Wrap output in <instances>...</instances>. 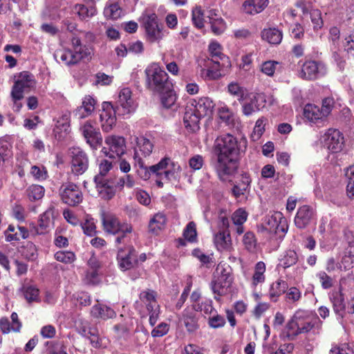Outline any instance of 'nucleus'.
<instances>
[{
    "label": "nucleus",
    "instance_id": "obj_29",
    "mask_svg": "<svg viewBox=\"0 0 354 354\" xmlns=\"http://www.w3.org/2000/svg\"><path fill=\"white\" fill-rule=\"evenodd\" d=\"M133 252L134 250L131 247L128 248L127 254H125L122 249L118 250V261L120 269L127 270L133 266L135 263Z\"/></svg>",
    "mask_w": 354,
    "mask_h": 354
},
{
    "label": "nucleus",
    "instance_id": "obj_7",
    "mask_svg": "<svg viewBox=\"0 0 354 354\" xmlns=\"http://www.w3.org/2000/svg\"><path fill=\"white\" fill-rule=\"evenodd\" d=\"M136 146L134 147L133 151V160L135 165H138L139 167L144 170V175L141 177L147 180L149 178V173L147 171V167L145 166L142 157L149 156L153 148V145L149 140L145 137H136L135 138Z\"/></svg>",
    "mask_w": 354,
    "mask_h": 354
},
{
    "label": "nucleus",
    "instance_id": "obj_55",
    "mask_svg": "<svg viewBox=\"0 0 354 354\" xmlns=\"http://www.w3.org/2000/svg\"><path fill=\"white\" fill-rule=\"evenodd\" d=\"M30 174L37 180H44L48 178V172L43 165H34L31 167Z\"/></svg>",
    "mask_w": 354,
    "mask_h": 354
},
{
    "label": "nucleus",
    "instance_id": "obj_26",
    "mask_svg": "<svg viewBox=\"0 0 354 354\" xmlns=\"http://www.w3.org/2000/svg\"><path fill=\"white\" fill-rule=\"evenodd\" d=\"M201 118L192 111L187 105L183 117V122L187 130L195 132L200 128L199 122Z\"/></svg>",
    "mask_w": 354,
    "mask_h": 354
},
{
    "label": "nucleus",
    "instance_id": "obj_9",
    "mask_svg": "<svg viewBox=\"0 0 354 354\" xmlns=\"http://www.w3.org/2000/svg\"><path fill=\"white\" fill-rule=\"evenodd\" d=\"M68 155L72 172L76 176L83 174L88 167L87 154L81 148L75 147L69 149Z\"/></svg>",
    "mask_w": 354,
    "mask_h": 354
},
{
    "label": "nucleus",
    "instance_id": "obj_8",
    "mask_svg": "<svg viewBox=\"0 0 354 354\" xmlns=\"http://www.w3.org/2000/svg\"><path fill=\"white\" fill-rule=\"evenodd\" d=\"M137 102L129 88L120 90L116 101V111L120 115L129 117L135 112Z\"/></svg>",
    "mask_w": 354,
    "mask_h": 354
},
{
    "label": "nucleus",
    "instance_id": "obj_16",
    "mask_svg": "<svg viewBox=\"0 0 354 354\" xmlns=\"http://www.w3.org/2000/svg\"><path fill=\"white\" fill-rule=\"evenodd\" d=\"M35 85L33 77L28 72H21L17 77L11 91L13 100H19L23 98V93L26 88Z\"/></svg>",
    "mask_w": 354,
    "mask_h": 354
},
{
    "label": "nucleus",
    "instance_id": "obj_1",
    "mask_svg": "<svg viewBox=\"0 0 354 354\" xmlns=\"http://www.w3.org/2000/svg\"><path fill=\"white\" fill-rule=\"evenodd\" d=\"M246 147L245 139L239 140L230 133L216 138L214 144V152L217 156L215 169L220 178L224 179L225 176L232 175L236 171L237 159Z\"/></svg>",
    "mask_w": 354,
    "mask_h": 354
},
{
    "label": "nucleus",
    "instance_id": "obj_49",
    "mask_svg": "<svg viewBox=\"0 0 354 354\" xmlns=\"http://www.w3.org/2000/svg\"><path fill=\"white\" fill-rule=\"evenodd\" d=\"M122 14V10L116 3H109L104 10V15L107 19H117Z\"/></svg>",
    "mask_w": 354,
    "mask_h": 354
},
{
    "label": "nucleus",
    "instance_id": "obj_61",
    "mask_svg": "<svg viewBox=\"0 0 354 354\" xmlns=\"http://www.w3.org/2000/svg\"><path fill=\"white\" fill-rule=\"evenodd\" d=\"M185 239L189 242H194L196 240L197 232L196 224L194 222H189L183 232Z\"/></svg>",
    "mask_w": 354,
    "mask_h": 354
},
{
    "label": "nucleus",
    "instance_id": "obj_3",
    "mask_svg": "<svg viewBox=\"0 0 354 354\" xmlns=\"http://www.w3.org/2000/svg\"><path fill=\"white\" fill-rule=\"evenodd\" d=\"M157 293L154 290L147 289L140 292L139 301L135 304L136 308L142 316L149 315V323L153 326L157 322L160 313V308L157 299Z\"/></svg>",
    "mask_w": 354,
    "mask_h": 354
},
{
    "label": "nucleus",
    "instance_id": "obj_10",
    "mask_svg": "<svg viewBox=\"0 0 354 354\" xmlns=\"http://www.w3.org/2000/svg\"><path fill=\"white\" fill-rule=\"evenodd\" d=\"M105 145L102 152L111 158L120 157L126 152V143L123 137L111 135L105 138Z\"/></svg>",
    "mask_w": 354,
    "mask_h": 354
},
{
    "label": "nucleus",
    "instance_id": "obj_19",
    "mask_svg": "<svg viewBox=\"0 0 354 354\" xmlns=\"http://www.w3.org/2000/svg\"><path fill=\"white\" fill-rule=\"evenodd\" d=\"M115 111L111 102H104L100 115L101 127L104 132L111 131L116 124Z\"/></svg>",
    "mask_w": 354,
    "mask_h": 354
},
{
    "label": "nucleus",
    "instance_id": "obj_56",
    "mask_svg": "<svg viewBox=\"0 0 354 354\" xmlns=\"http://www.w3.org/2000/svg\"><path fill=\"white\" fill-rule=\"evenodd\" d=\"M266 119L265 118H259L255 124L251 137L253 140H257L260 138L265 131V124Z\"/></svg>",
    "mask_w": 354,
    "mask_h": 354
},
{
    "label": "nucleus",
    "instance_id": "obj_36",
    "mask_svg": "<svg viewBox=\"0 0 354 354\" xmlns=\"http://www.w3.org/2000/svg\"><path fill=\"white\" fill-rule=\"evenodd\" d=\"M248 213L242 208L236 209L232 215V221L236 226V232L241 234L244 232L243 224L246 221Z\"/></svg>",
    "mask_w": 354,
    "mask_h": 354
},
{
    "label": "nucleus",
    "instance_id": "obj_23",
    "mask_svg": "<svg viewBox=\"0 0 354 354\" xmlns=\"http://www.w3.org/2000/svg\"><path fill=\"white\" fill-rule=\"evenodd\" d=\"M214 243L221 252H231L234 250L231 236L228 230H219L214 235Z\"/></svg>",
    "mask_w": 354,
    "mask_h": 354
},
{
    "label": "nucleus",
    "instance_id": "obj_40",
    "mask_svg": "<svg viewBox=\"0 0 354 354\" xmlns=\"http://www.w3.org/2000/svg\"><path fill=\"white\" fill-rule=\"evenodd\" d=\"M331 301L333 304V308L335 312L339 315L341 317H344V313L347 312V306L346 307L344 303V297L342 291L336 292L333 295Z\"/></svg>",
    "mask_w": 354,
    "mask_h": 354
},
{
    "label": "nucleus",
    "instance_id": "obj_17",
    "mask_svg": "<svg viewBox=\"0 0 354 354\" xmlns=\"http://www.w3.org/2000/svg\"><path fill=\"white\" fill-rule=\"evenodd\" d=\"M265 225L268 230L279 234L280 236H284L288 231L286 219L279 212H274L271 216H268L265 218Z\"/></svg>",
    "mask_w": 354,
    "mask_h": 354
},
{
    "label": "nucleus",
    "instance_id": "obj_28",
    "mask_svg": "<svg viewBox=\"0 0 354 354\" xmlns=\"http://www.w3.org/2000/svg\"><path fill=\"white\" fill-rule=\"evenodd\" d=\"M95 100L90 96H85L82 100V105L75 111V115L79 119H83L92 113L95 109Z\"/></svg>",
    "mask_w": 354,
    "mask_h": 354
},
{
    "label": "nucleus",
    "instance_id": "obj_20",
    "mask_svg": "<svg viewBox=\"0 0 354 354\" xmlns=\"http://www.w3.org/2000/svg\"><path fill=\"white\" fill-rule=\"evenodd\" d=\"M316 220V212L309 205H302L297 209L295 217V224L297 228L304 229Z\"/></svg>",
    "mask_w": 354,
    "mask_h": 354
},
{
    "label": "nucleus",
    "instance_id": "obj_12",
    "mask_svg": "<svg viewBox=\"0 0 354 354\" xmlns=\"http://www.w3.org/2000/svg\"><path fill=\"white\" fill-rule=\"evenodd\" d=\"M59 195L62 201L68 205L75 206L82 201V193L79 187L71 183L62 184L59 188Z\"/></svg>",
    "mask_w": 354,
    "mask_h": 354
},
{
    "label": "nucleus",
    "instance_id": "obj_63",
    "mask_svg": "<svg viewBox=\"0 0 354 354\" xmlns=\"http://www.w3.org/2000/svg\"><path fill=\"white\" fill-rule=\"evenodd\" d=\"M24 294L26 299L30 303L38 301L39 290L34 286H29L24 288Z\"/></svg>",
    "mask_w": 354,
    "mask_h": 354
},
{
    "label": "nucleus",
    "instance_id": "obj_47",
    "mask_svg": "<svg viewBox=\"0 0 354 354\" xmlns=\"http://www.w3.org/2000/svg\"><path fill=\"white\" fill-rule=\"evenodd\" d=\"M266 272V265L263 262L259 261L255 266L254 273L252 276V284L257 286L259 283H263L265 281L264 273Z\"/></svg>",
    "mask_w": 354,
    "mask_h": 354
},
{
    "label": "nucleus",
    "instance_id": "obj_35",
    "mask_svg": "<svg viewBox=\"0 0 354 354\" xmlns=\"http://www.w3.org/2000/svg\"><path fill=\"white\" fill-rule=\"evenodd\" d=\"M233 278L225 277V279L216 278L212 282V289L218 295H225L231 286Z\"/></svg>",
    "mask_w": 354,
    "mask_h": 354
},
{
    "label": "nucleus",
    "instance_id": "obj_41",
    "mask_svg": "<svg viewBox=\"0 0 354 354\" xmlns=\"http://www.w3.org/2000/svg\"><path fill=\"white\" fill-rule=\"evenodd\" d=\"M299 257L295 250H288L281 255L279 265L283 268H288L295 265Z\"/></svg>",
    "mask_w": 354,
    "mask_h": 354
},
{
    "label": "nucleus",
    "instance_id": "obj_6",
    "mask_svg": "<svg viewBox=\"0 0 354 354\" xmlns=\"http://www.w3.org/2000/svg\"><path fill=\"white\" fill-rule=\"evenodd\" d=\"M104 230L111 234H118L115 243H127L129 241V234L132 232V227L127 223H121L113 215H106L102 218Z\"/></svg>",
    "mask_w": 354,
    "mask_h": 354
},
{
    "label": "nucleus",
    "instance_id": "obj_42",
    "mask_svg": "<svg viewBox=\"0 0 354 354\" xmlns=\"http://www.w3.org/2000/svg\"><path fill=\"white\" fill-rule=\"evenodd\" d=\"M74 11L82 19L92 17L97 13V10L93 5L88 7L83 4H77L74 8Z\"/></svg>",
    "mask_w": 354,
    "mask_h": 354
},
{
    "label": "nucleus",
    "instance_id": "obj_34",
    "mask_svg": "<svg viewBox=\"0 0 354 354\" xmlns=\"http://www.w3.org/2000/svg\"><path fill=\"white\" fill-rule=\"evenodd\" d=\"M207 68L201 70V76L207 80H217L221 77L220 69L221 62L218 64H214L212 62L207 60L205 65Z\"/></svg>",
    "mask_w": 354,
    "mask_h": 354
},
{
    "label": "nucleus",
    "instance_id": "obj_50",
    "mask_svg": "<svg viewBox=\"0 0 354 354\" xmlns=\"http://www.w3.org/2000/svg\"><path fill=\"white\" fill-rule=\"evenodd\" d=\"M136 185V179L131 174H126L120 177L115 183V187L120 190H122L124 187L131 189Z\"/></svg>",
    "mask_w": 354,
    "mask_h": 354
},
{
    "label": "nucleus",
    "instance_id": "obj_45",
    "mask_svg": "<svg viewBox=\"0 0 354 354\" xmlns=\"http://www.w3.org/2000/svg\"><path fill=\"white\" fill-rule=\"evenodd\" d=\"M287 288V283L283 280H278L272 283L270 288L269 295L270 299L276 301V298L284 293Z\"/></svg>",
    "mask_w": 354,
    "mask_h": 354
},
{
    "label": "nucleus",
    "instance_id": "obj_32",
    "mask_svg": "<svg viewBox=\"0 0 354 354\" xmlns=\"http://www.w3.org/2000/svg\"><path fill=\"white\" fill-rule=\"evenodd\" d=\"M227 92L232 97L236 98L240 102L247 98L249 93L248 90L237 82H231L227 86Z\"/></svg>",
    "mask_w": 354,
    "mask_h": 354
},
{
    "label": "nucleus",
    "instance_id": "obj_11",
    "mask_svg": "<svg viewBox=\"0 0 354 354\" xmlns=\"http://www.w3.org/2000/svg\"><path fill=\"white\" fill-rule=\"evenodd\" d=\"M147 38L150 42L159 41L164 37L162 28L159 26L157 16L153 12H146L142 16Z\"/></svg>",
    "mask_w": 354,
    "mask_h": 354
},
{
    "label": "nucleus",
    "instance_id": "obj_22",
    "mask_svg": "<svg viewBox=\"0 0 354 354\" xmlns=\"http://www.w3.org/2000/svg\"><path fill=\"white\" fill-rule=\"evenodd\" d=\"M57 214L58 212L54 205L50 204L48 209L40 215L37 233L43 234L50 230L53 226V220Z\"/></svg>",
    "mask_w": 354,
    "mask_h": 354
},
{
    "label": "nucleus",
    "instance_id": "obj_51",
    "mask_svg": "<svg viewBox=\"0 0 354 354\" xmlns=\"http://www.w3.org/2000/svg\"><path fill=\"white\" fill-rule=\"evenodd\" d=\"M27 195L30 201H35L40 200L44 196V188L39 185H32L27 190Z\"/></svg>",
    "mask_w": 354,
    "mask_h": 354
},
{
    "label": "nucleus",
    "instance_id": "obj_60",
    "mask_svg": "<svg viewBox=\"0 0 354 354\" xmlns=\"http://www.w3.org/2000/svg\"><path fill=\"white\" fill-rule=\"evenodd\" d=\"M95 329L91 327V324L86 320H81L77 325V332L85 337H87L91 333H94Z\"/></svg>",
    "mask_w": 354,
    "mask_h": 354
},
{
    "label": "nucleus",
    "instance_id": "obj_25",
    "mask_svg": "<svg viewBox=\"0 0 354 354\" xmlns=\"http://www.w3.org/2000/svg\"><path fill=\"white\" fill-rule=\"evenodd\" d=\"M269 0H245L242 5L243 11L248 15L261 12L268 5Z\"/></svg>",
    "mask_w": 354,
    "mask_h": 354
},
{
    "label": "nucleus",
    "instance_id": "obj_5",
    "mask_svg": "<svg viewBox=\"0 0 354 354\" xmlns=\"http://www.w3.org/2000/svg\"><path fill=\"white\" fill-rule=\"evenodd\" d=\"M145 73L147 86L152 91L162 93L164 90L171 87V84L168 81V75L158 64H151L146 68Z\"/></svg>",
    "mask_w": 354,
    "mask_h": 354
},
{
    "label": "nucleus",
    "instance_id": "obj_15",
    "mask_svg": "<svg viewBox=\"0 0 354 354\" xmlns=\"http://www.w3.org/2000/svg\"><path fill=\"white\" fill-rule=\"evenodd\" d=\"M242 104V112L245 116H250L260 111L266 104L265 96L262 93L251 92Z\"/></svg>",
    "mask_w": 354,
    "mask_h": 354
},
{
    "label": "nucleus",
    "instance_id": "obj_24",
    "mask_svg": "<svg viewBox=\"0 0 354 354\" xmlns=\"http://www.w3.org/2000/svg\"><path fill=\"white\" fill-rule=\"evenodd\" d=\"M6 241L11 242L27 239L29 236L28 230L22 226H15L9 225L8 229L4 232Z\"/></svg>",
    "mask_w": 354,
    "mask_h": 354
},
{
    "label": "nucleus",
    "instance_id": "obj_21",
    "mask_svg": "<svg viewBox=\"0 0 354 354\" xmlns=\"http://www.w3.org/2000/svg\"><path fill=\"white\" fill-rule=\"evenodd\" d=\"M187 105L201 118L211 115L214 106L213 101L209 97L192 99Z\"/></svg>",
    "mask_w": 354,
    "mask_h": 354
},
{
    "label": "nucleus",
    "instance_id": "obj_54",
    "mask_svg": "<svg viewBox=\"0 0 354 354\" xmlns=\"http://www.w3.org/2000/svg\"><path fill=\"white\" fill-rule=\"evenodd\" d=\"M280 63L277 61H266L262 63L261 71L263 74L272 77L274 75L275 71L277 69Z\"/></svg>",
    "mask_w": 354,
    "mask_h": 354
},
{
    "label": "nucleus",
    "instance_id": "obj_31",
    "mask_svg": "<svg viewBox=\"0 0 354 354\" xmlns=\"http://www.w3.org/2000/svg\"><path fill=\"white\" fill-rule=\"evenodd\" d=\"M304 115L306 119L313 123H316L326 118L321 108L312 104H308L305 106Z\"/></svg>",
    "mask_w": 354,
    "mask_h": 354
},
{
    "label": "nucleus",
    "instance_id": "obj_59",
    "mask_svg": "<svg viewBox=\"0 0 354 354\" xmlns=\"http://www.w3.org/2000/svg\"><path fill=\"white\" fill-rule=\"evenodd\" d=\"M322 287L324 289H329L333 286V280L325 271L321 270L316 274Z\"/></svg>",
    "mask_w": 354,
    "mask_h": 354
},
{
    "label": "nucleus",
    "instance_id": "obj_46",
    "mask_svg": "<svg viewBox=\"0 0 354 354\" xmlns=\"http://www.w3.org/2000/svg\"><path fill=\"white\" fill-rule=\"evenodd\" d=\"M166 223V217L161 213H158L151 219L149 227V230L157 233L162 230Z\"/></svg>",
    "mask_w": 354,
    "mask_h": 354
},
{
    "label": "nucleus",
    "instance_id": "obj_27",
    "mask_svg": "<svg viewBox=\"0 0 354 354\" xmlns=\"http://www.w3.org/2000/svg\"><path fill=\"white\" fill-rule=\"evenodd\" d=\"M207 17L209 19L212 32L215 35H221L225 29L224 20L217 14L215 10L207 11Z\"/></svg>",
    "mask_w": 354,
    "mask_h": 354
},
{
    "label": "nucleus",
    "instance_id": "obj_48",
    "mask_svg": "<svg viewBox=\"0 0 354 354\" xmlns=\"http://www.w3.org/2000/svg\"><path fill=\"white\" fill-rule=\"evenodd\" d=\"M169 163V158L162 159L158 164L147 167V171L149 174L151 173L156 174L158 177H161V179L165 180V171Z\"/></svg>",
    "mask_w": 354,
    "mask_h": 354
},
{
    "label": "nucleus",
    "instance_id": "obj_62",
    "mask_svg": "<svg viewBox=\"0 0 354 354\" xmlns=\"http://www.w3.org/2000/svg\"><path fill=\"white\" fill-rule=\"evenodd\" d=\"M192 21L196 27L201 28L204 26V15L199 7H196L192 10Z\"/></svg>",
    "mask_w": 354,
    "mask_h": 354
},
{
    "label": "nucleus",
    "instance_id": "obj_52",
    "mask_svg": "<svg viewBox=\"0 0 354 354\" xmlns=\"http://www.w3.org/2000/svg\"><path fill=\"white\" fill-rule=\"evenodd\" d=\"M180 171V167L178 164L174 162L169 158V163L165 171V180H171L176 179Z\"/></svg>",
    "mask_w": 354,
    "mask_h": 354
},
{
    "label": "nucleus",
    "instance_id": "obj_13",
    "mask_svg": "<svg viewBox=\"0 0 354 354\" xmlns=\"http://www.w3.org/2000/svg\"><path fill=\"white\" fill-rule=\"evenodd\" d=\"M326 73V68L324 64L316 61L305 62L299 73V76L303 80H314Z\"/></svg>",
    "mask_w": 354,
    "mask_h": 354
},
{
    "label": "nucleus",
    "instance_id": "obj_64",
    "mask_svg": "<svg viewBox=\"0 0 354 354\" xmlns=\"http://www.w3.org/2000/svg\"><path fill=\"white\" fill-rule=\"evenodd\" d=\"M343 46L348 55L354 57V32L344 38Z\"/></svg>",
    "mask_w": 354,
    "mask_h": 354
},
{
    "label": "nucleus",
    "instance_id": "obj_38",
    "mask_svg": "<svg viewBox=\"0 0 354 354\" xmlns=\"http://www.w3.org/2000/svg\"><path fill=\"white\" fill-rule=\"evenodd\" d=\"M209 52L211 56L208 60L214 64H218L221 61L227 59L222 52L221 46L216 41H212L209 45Z\"/></svg>",
    "mask_w": 354,
    "mask_h": 354
},
{
    "label": "nucleus",
    "instance_id": "obj_58",
    "mask_svg": "<svg viewBox=\"0 0 354 354\" xmlns=\"http://www.w3.org/2000/svg\"><path fill=\"white\" fill-rule=\"evenodd\" d=\"M55 258L58 261L71 263L75 260V255L71 251H58L55 254Z\"/></svg>",
    "mask_w": 354,
    "mask_h": 354
},
{
    "label": "nucleus",
    "instance_id": "obj_2",
    "mask_svg": "<svg viewBox=\"0 0 354 354\" xmlns=\"http://www.w3.org/2000/svg\"><path fill=\"white\" fill-rule=\"evenodd\" d=\"M320 323L319 319L311 312L299 309L286 325V335L293 339L300 334L308 333L315 327H319Z\"/></svg>",
    "mask_w": 354,
    "mask_h": 354
},
{
    "label": "nucleus",
    "instance_id": "obj_39",
    "mask_svg": "<svg viewBox=\"0 0 354 354\" xmlns=\"http://www.w3.org/2000/svg\"><path fill=\"white\" fill-rule=\"evenodd\" d=\"M94 180L99 187V193L102 198L111 199L115 196V189H117L115 185L111 186L108 183H104L102 180H100L99 176H95Z\"/></svg>",
    "mask_w": 354,
    "mask_h": 354
},
{
    "label": "nucleus",
    "instance_id": "obj_37",
    "mask_svg": "<svg viewBox=\"0 0 354 354\" xmlns=\"http://www.w3.org/2000/svg\"><path fill=\"white\" fill-rule=\"evenodd\" d=\"M61 62L66 64H74L83 57L82 53H73L71 50H63L57 53Z\"/></svg>",
    "mask_w": 354,
    "mask_h": 354
},
{
    "label": "nucleus",
    "instance_id": "obj_44",
    "mask_svg": "<svg viewBox=\"0 0 354 354\" xmlns=\"http://www.w3.org/2000/svg\"><path fill=\"white\" fill-rule=\"evenodd\" d=\"M159 93L161 94L160 101L162 106L166 109H169L174 105L176 101V95L171 87L164 90L162 93Z\"/></svg>",
    "mask_w": 354,
    "mask_h": 354
},
{
    "label": "nucleus",
    "instance_id": "obj_14",
    "mask_svg": "<svg viewBox=\"0 0 354 354\" xmlns=\"http://www.w3.org/2000/svg\"><path fill=\"white\" fill-rule=\"evenodd\" d=\"M80 131L86 142L93 149H97L102 144V138L97 128L95 127V122L87 120L80 127Z\"/></svg>",
    "mask_w": 354,
    "mask_h": 354
},
{
    "label": "nucleus",
    "instance_id": "obj_4",
    "mask_svg": "<svg viewBox=\"0 0 354 354\" xmlns=\"http://www.w3.org/2000/svg\"><path fill=\"white\" fill-rule=\"evenodd\" d=\"M316 0H297L295 2V10H291L292 17L299 16L302 20L310 17L314 30H318L323 27L324 21L322 12L315 8Z\"/></svg>",
    "mask_w": 354,
    "mask_h": 354
},
{
    "label": "nucleus",
    "instance_id": "obj_53",
    "mask_svg": "<svg viewBox=\"0 0 354 354\" xmlns=\"http://www.w3.org/2000/svg\"><path fill=\"white\" fill-rule=\"evenodd\" d=\"M218 114L220 119L228 124H231L234 120L233 112L225 104H221L219 106L218 109Z\"/></svg>",
    "mask_w": 354,
    "mask_h": 354
},
{
    "label": "nucleus",
    "instance_id": "obj_18",
    "mask_svg": "<svg viewBox=\"0 0 354 354\" xmlns=\"http://www.w3.org/2000/svg\"><path fill=\"white\" fill-rule=\"evenodd\" d=\"M324 145L332 153H338L343 149L344 138L337 129H328L323 136Z\"/></svg>",
    "mask_w": 354,
    "mask_h": 354
},
{
    "label": "nucleus",
    "instance_id": "obj_30",
    "mask_svg": "<svg viewBox=\"0 0 354 354\" xmlns=\"http://www.w3.org/2000/svg\"><path fill=\"white\" fill-rule=\"evenodd\" d=\"M91 315L95 318L107 319L115 316V311L109 306L98 303L94 305L91 310Z\"/></svg>",
    "mask_w": 354,
    "mask_h": 354
},
{
    "label": "nucleus",
    "instance_id": "obj_33",
    "mask_svg": "<svg viewBox=\"0 0 354 354\" xmlns=\"http://www.w3.org/2000/svg\"><path fill=\"white\" fill-rule=\"evenodd\" d=\"M261 37L270 44L277 45L281 42L283 34L281 30L278 28H268L263 30Z\"/></svg>",
    "mask_w": 354,
    "mask_h": 354
},
{
    "label": "nucleus",
    "instance_id": "obj_57",
    "mask_svg": "<svg viewBox=\"0 0 354 354\" xmlns=\"http://www.w3.org/2000/svg\"><path fill=\"white\" fill-rule=\"evenodd\" d=\"M243 243L247 250L250 252L254 251L257 246V240L254 233L251 232H246L243 237Z\"/></svg>",
    "mask_w": 354,
    "mask_h": 354
},
{
    "label": "nucleus",
    "instance_id": "obj_43",
    "mask_svg": "<svg viewBox=\"0 0 354 354\" xmlns=\"http://www.w3.org/2000/svg\"><path fill=\"white\" fill-rule=\"evenodd\" d=\"M345 176L347 180L346 194L350 199H354V165L345 169Z\"/></svg>",
    "mask_w": 354,
    "mask_h": 354
}]
</instances>
